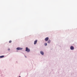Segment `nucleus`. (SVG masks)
Listing matches in <instances>:
<instances>
[{
	"label": "nucleus",
	"mask_w": 77,
	"mask_h": 77,
	"mask_svg": "<svg viewBox=\"0 0 77 77\" xmlns=\"http://www.w3.org/2000/svg\"><path fill=\"white\" fill-rule=\"evenodd\" d=\"M25 51H27V52H29L30 51V49H28L27 47H26V49L25 50Z\"/></svg>",
	"instance_id": "f257e3e1"
},
{
	"label": "nucleus",
	"mask_w": 77,
	"mask_h": 77,
	"mask_svg": "<svg viewBox=\"0 0 77 77\" xmlns=\"http://www.w3.org/2000/svg\"><path fill=\"white\" fill-rule=\"evenodd\" d=\"M17 50H23V48H20L18 47L17 48Z\"/></svg>",
	"instance_id": "f03ea898"
},
{
	"label": "nucleus",
	"mask_w": 77,
	"mask_h": 77,
	"mask_svg": "<svg viewBox=\"0 0 77 77\" xmlns=\"http://www.w3.org/2000/svg\"><path fill=\"white\" fill-rule=\"evenodd\" d=\"M49 39V38L48 37H46V38L45 39V41H48Z\"/></svg>",
	"instance_id": "7ed1b4c3"
},
{
	"label": "nucleus",
	"mask_w": 77,
	"mask_h": 77,
	"mask_svg": "<svg viewBox=\"0 0 77 77\" xmlns=\"http://www.w3.org/2000/svg\"><path fill=\"white\" fill-rule=\"evenodd\" d=\"M74 47L73 46H71L70 47V49L72 50H74Z\"/></svg>",
	"instance_id": "20e7f679"
},
{
	"label": "nucleus",
	"mask_w": 77,
	"mask_h": 77,
	"mask_svg": "<svg viewBox=\"0 0 77 77\" xmlns=\"http://www.w3.org/2000/svg\"><path fill=\"white\" fill-rule=\"evenodd\" d=\"M37 42H38V40H36L34 41V45H35V44H36V43H37Z\"/></svg>",
	"instance_id": "39448f33"
},
{
	"label": "nucleus",
	"mask_w": 77,
	"mask_h": 77,
	"mask_svg": "<svg viewBox=\"0 0 77 77\" xmlns=\"http://www.w3.org/2000/svg\"><path fill=\"white\" fill-rule=\"evenodd\" d=\"M40 53L42 54V55H44V52L42 51H41Z\"/></svg>",
	"instance_id": "423d86ee"
},
{
	"label": "nucleus",
	"mask_w": 77,
	"mask_h": 77,
	"mask_svg": "<svg viewBox=\"0 0 77 77\" xmlns=\"http://www.w3.org/2000/svg\"><path fill=\"white\" fill-rule=\"evenodd\" d=\"M50 42H51V40H49L47 42V43H48V44H50Z\"/></svg>",
	"instance_id": "0eeeda50"
},
{
	"label": "nucleus",
	"mask_w": 77,
	"mask_h": 77,
	"mask_svg": "<svg viewBox=\"0 0 77 77\" xmlns=\"http://www.w3.org/2000/svg\"><path fill=\"white\" fill-rule=\"evenodd\" d=\"M4 56H0V58H2V57H4Z\"/></svg>",
	"instance_id": "6e6552de"
},
{
	"label": "nucleus",
	"mask_w": 77,
	"mask_h": 77,
	"mask_svg": "<svg viewBox=\"0 0 77 77\" xmlns=\"http://www.w3.org/2000/svg\"><path fill=\"white\" fill-rule=\"evenodd\" d=\"M44 45L45 46H47V43H45Z\"/></svg>",
	"instance_id": "1a4fd4ad"
},
{
	"label": "nucleus",
	"mask_w": 77,
	"mask_h": 77,
	"mask_svg": "<svg viewBox=\"0 0 77 77\" xmlns=\"http://www.w3.org/2000/svg\"><path fill=\"white\" fill-rule=\"evenodd\" d=\"M9 43H11V42H12V41L11 40H10L9 41Z\"/></svg>",
	"instance_id": "9d476101"
},
{
	"label": "nucleus",
	"mask_w": 77,
	"mask_h": 77,
	"mask_svg": "<svg viewBox=\"0 0 77 77\" xmlns=\"http://www.w3.org/2000/svg\"><path fill=\"white\" fill-rule=\"evenodd\" d=\"M8 51H10V49H9V48L8 49Z\"/></svg>",
	"instance_id": "9b49d317"
},
{
	"label": "nucleus",
	"mask_w": 77,
	"mask_h": 77,
	"mask_svg": "<svg viewBox=\"0 0 77 77\" xmlns=\"http://www.w3.org/2000/svg\"><path fill=\"white\" fill-rule=\"evenodd\" d=\"M19 77H21V76H20Z\"/></svg>",
	"instance_id": "f8f14e48"
}]
</instances>
